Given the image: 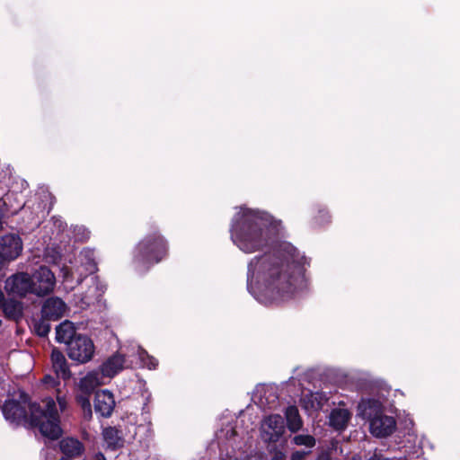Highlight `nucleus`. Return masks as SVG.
<instances>
[{
    "mask_svg": "<svg viewBox=\"0 0 460 460\" xmlns=\"http://www.w3.org/2000/svg\"><path fill=\"white\" fill-rule=\"evenodd\" d=\"M280 221L266 212L240 208L230 228L231 239L243 252L252 253L270 247L248 264L247 289L260 303L280 304L307 289L305 267L309 260L293 244L279 242Z\"/></svg>",
    "mask_w": 460,
    "mask_h": 460,
    "instance_id": "obj_1",
    "label": "nucleus"
},
{
    "mask_svg": "<svg viewBox=\"0 0 460 460\" xmlns=\"http://www.w3.org/2000/svg\"><path fill=\"white\" fill-rule=\"evenodd\" d=\"M44 409L30 402V398L23 391L18 392V399H9L2 405V412L6 420L14 425L38 427L40 433L50 439H57L61 435L59 415L56 402L49 397L43 401Z\"/></svg>",
    "mask_w": 460,
    "mask_h": 460,
    "instance_id": "obj_2",
    "label": "nucleus"
},
{
    "mask_svg": "<svg viewBox=\"0 0 460 460\" xmlns=\"http://www.w3.org/2000/svg\"><path fill=\"white\" fill-rule=\"evenodd\" d=\"M359 415L368 420L369 431L378 438L390 437L396 430V420L384 412L382 402L374 398H363L358 403Z\"/></svg>",
    "mask_w": 460,
    "mask_h": 460,
    "instance_id": "obj_3",
    "label": "nucleus"
},
{
    "mask_svg": "<svg viewBox=\"0 0 460 460\" xmlns=\"http://www.w3.org/2000/svg\"><path fill=\"white\" fill-rule=\"evenodd\" d=\"M167 252L165 240L160 234L145 237L136 246L134 262L139 272H145L154 264L158 263Z\"/></svg>",
    "mask_w": 460,
    "mask_h": 460,
    "instance_id": "obj_4",
    "label": "nucleus"
},
{
    "mask_svg": "<svg viewBox=\"0 0 460 460\" xmlns=\"http://www.w3.org/2000/svg\"><path fill=\"white\" fill-rule=\"evenodd\" d=\"M31 278L32 295L43 297L52 293L56 287V277L47 266H40L36 269Z\"/></svg>",
    "mask_w": 460,
    "mask_h": 460,
    "instance_id": "obj_5",
    "label": "nucleus"
},
{
    "mask_svg": "<svg viewBox=\"0 0 460 460\" xmlns=\"http://www.w3.org/2000/svg\"><path fill=\"white\" fill-rule=\"evenodd\" d=\"M80 266L69 272L67 268H64V279L68 280L69 278H76L77 283H81L87 275L93 274L97 271V263L95 261L94 251L91 248H84L79 254Z\"/></svg>",
    "mask_w": 460,
    "mask_h": 460,
    "instance_id": "obj_6",
    "label": "nucleus"
},
{
    "mask_svg": "<svg viewBox=\"0 0 460 460\" xmlns=\"http://www.w3.org/2000/svg\"><path fill=\"white\" fill-rule=\"evenodd\" d=\"M66 351L72 360L84 364L92 359L94 354V345L89 337L78 334L68 343Z\"/></svg>",
    "mask_w": 460,
    "mask_h": 460,
    "instance_id": "obj_7",
    "label": "nucleus"
},
{
    "mask_svg": "<svg viewBox=\"0 0 460 460\" xmlns=\"http://www.w3.org/2000/svg\"><path fill=\"white\" fill-rule=\"evenodd\" d=\"M23 244L16 234H7L0 237V263H8L16 260L22 253Z\"/></svg>",
    "mask_w": 460,
    "mask_h": 460,
    "instance_id": "obj_8",
    "label": "nucleus"
},
{
    "mask_svg": "<svg viewBox=\"0 0 460 460\" xmlns=\"http://www.w3.org/2000/svg\"><path fill=\"white\" fill-rule=\"evenodd\" d=\"M134 354L129 349L126 353H115L109 358H107L101 366V372L103 376L111 378L120 372L124 367H129L134 363H137L133 359Z\"/></svg>",
    "mask_w": 460,
    "mask_h": 460,
    "instance_id": "obj_9",
    "label": "nucleus"
},
{
    "mask_svg": "<svg viewBox=\"0 0 460 460\" xmlns=\"http://www.w3.org/2000/svg\"><path fill=\"white\" fill-rule=\"evenodd\" d=\"M31 281L30 274L17 272L6 279L4 289L9 295L25 297L28 294H32Z\"/></svg>",
    "mask_w": 460,
    "mask_h": 460,
    "instance_id": "obj_10",
    "label": "nucleus"
},
{
    "mask_svg": "<svg viewBox=\"0 0 460 460\" xmlns=\"http://www.w3.org/2000/svg\"><path fill=\"white\" fill-rule=\"evenodd\" d=\"M262 438L268 442H276L284 433V420L279 414L270 415L261 423Z\"/></svg>",
    "mask_w": 460,
    "mask_h": 460,
    "instance_id": "obj_11",
    "label": "nucleus"
},
{
    "mask_svg": "<svg viewBox=\"0 0 460 460\" xmlns=\"http://www.w3.org/2000/svg\"><path fill=\"white\" fill-rule=\"evenodd\" d=\"M67 311L66 304L58 296H51L46 299L41 307V315L52 321L62 318Z\"/></svg>",
    "mask_w": 460,
    "mask_h": 460,
    "instance_id": "obj_12",
    "label": "nucleus"
},
{
    "mask_svg": "<svg viewBox=\"0 0 460 460\" xmlns=\"http://www.w3.org/2000/svg\"><path fill=\"white\" fill-rule=\"evenodd\" d=\"M115 399L113 394L109 390H102L96 393L94 398L95 412L102 417H110L115 408Z\"/></svg>",
    "mask_w": 460,
    "mask_h": 460,
    "instance_id": "obj_13",
    "label": "nucleus"
},
{
    "mask_svg": "<svg viewBox=\"0 0 460 460\" xmlns=\"http://www.w3.org/2000/svg\"><path fill=\"white\" fill-rule=\"evenodd\" d=\"M352 413L346 408H334L329 415V425L337 431L347 429Z\"/></svg>",
    "mask_w": 460,
    "mask_h": 460,
    "instance_id": "obj_14",
    "label": "nucleus"
},
{
    "mask_svg": "<svg viewBox=\"0 0 460 460\" xmlns=\"http://www.w3.org/2000/svg\"><path fill=\"white\" fill-rule=\"evenodd\" d=\"M52 367L58 378L64 380L69 379L71 372L69 370L67 361L61 351L54 349L51 353Z\"/></svg>",
    "mask_w": 460,
    "mask_h": 460,
    "instance_id": "obj_15",
    "label": "nucleus"
},
{
    "mask_svg": "<svg viewBox=\"0 0 460 460\" xmlns=\"http://www.w3.org/2000/svg\"><path fill=\"white\" fill-rule=\"evenodd\" d=\"M328 400L329 396L323 392H310L302 398V404L306 411H318Z\"/></svg>",
    "mask_w": 460,
    "mask_h": 460,
    "instance_id": "obj_16",
    "label": "nucleus"
},
{
    "mask_svg": "<svg viewBox=\"0 0 460 460\" xmlns=\"http://www.w3.org/2000/svg\"><path fill=\"white\" fill-rule=\"evenodd\" d=\"M78 334L76 333L74 323L70 321H64L56 328V340L58 342L65 343L66 346Z\"/></svg>",
    "mask_w": 460,
    "mask_h": 460,
    "instance_id": "obj_17",
    "label": "nucleus"
},
{
    "mask_svg": "<svg viewBox=\"0 0 460 460\" xmlns=\"http://www.w3.org/2000/svg\"><path fill=\"white\" fill-rule=\"evenodd\" d=\"M104 377L102 372H89L85 376L81 378L79 382L80 390L84 394H90L96 387L103 384Z\"/></svg>",
    "mask_w": 460,
    "mask_h": 460,
    "instance_id": "obj_18",
    "label": "nucleus"
},
{
    "mask_svg": "<svg viewBox=\"0 0 460 460\" xmlns=\"http://www.w3.org/2000/svg\"><path fill=\"white\" fill-rule=\"evenodd\" d=\"M120 433L115 427H106L102 429V437L109 448L117 449L123 447L124 439Z\"/></svg>",
    "mask_w": 460,
    "mask_h": 460,
    "instance_id": "obj_19",
    "label": "nucleus"
},
{
    "mask_svg": "<svg viewBox=\"0 0 460 460\" xmlns=\"http://www.w3.org/2000/svg\"><path fill=\"white\" fill-rule=\"evenodd\" d=\"M62 453L69 457L78 456L84 451L83 444L76 438H65L59 443Z\"/></svg>",
    "mask_w": 460,
    "mask_h": 460,
    "instance_id": "obj_20",
    "label": "nucleus"
},
{
    "mask_svg": "<svg viewBox=\"0 0 460 460\" xmlns=\"http://www.w3.org/2000/svg\"><path fill=\"white\" fill-rule=\"evenodd\" d=\"M93 286L90 287L89 289L86 291V293L82 296L81 302H82V308L88 307L92 304H93L95 301H99L101 298L102 293L104 292L103 288H100L98 286L97 278H92Z\"/></svg>",
    "mask_w": 460,
    "mask_h": 460,
    "instance_id": "obj_21",
    "label": "nucleus"
},
{
    "mask_svg": "<svg viewBox=\"0 0 460 460\" xmlns=\"http://www.w3.org/2000/svg\"><path fill=\"white\" fill-rule=\"evenodd\" d=\"M131 350L134 354L133 359H137L144 367L149 369H155L158 365L157 359L150 356L144 349L137 346L132 347Z\"/></svg>",
    "mask_w": 460,
    "mask_h": 460,
    "instance_id": "obj_22",
    "label": "nucleus"
},
{
    "mask_svg": "<svg viewBox=\"0 0 460 460\" xmlns=\"http://www.w3.org/2000/svg\"><path fill=\"white\" fill-rule=\"evenodd\" d=\"M287 425L291 432H296L302 428V420L298 409L296 406H288L285 411Z\"/></svg>",
    "mask_w": 460,
    "mask_h": 460,
    "instance_id": "obj_23",
    "label": "nucleus"
},
{
    "mask_svg": "<svg viewBox=\"0 0 460 460\" xmlns=\"http://www.w3.org/2000/svg\"><path fill=\"white\" fill-rule=\"evenodd\" d=\"M3 311L6 317L17 320L22 315V304L13 299H8L3 304Z\"/></svg>",
    "mask_w": 460,
    "mask_h": 460,
    "instance_id": "obj_24",
    "label": "nucleus"
},
{
    "mask_svg": "<svg viewBox=\"0 0 460 460\" xmlns=\"http://www.w3.org/2000/svg\"><path fill=\"white\" fill-rule=\"evenodd\" d=\"M264 394L260 397V404L261 406L269 405V408H273L278 403V396L273 387H262Z\"/></svg>",
    "mask_w": 460,
    "mask_h": 460,
    "instance_id": "obj_25",
    "label": "nucleus"
},
{
    "mask_svg": "<svg viewBox=\"0 0 460 460\" xmlns=\"http://www.w3.org/2000/svg\"><path fill=\"white\" fill-rule=\"evenodd\" d=\"M292 443L298 447H305V450H311L314 447L316 444V440L314 437L308 434H299L296 435L292 438Z\"/></svg>",
    "mask_w": 460,
    "mask_h": 460,
    "instance_id": "obj_26",
    "label": "nucleus"
},
{
    "mask_svg": "<svg viewBox=\"0 0 460 460\" xmlns=\"http://www.w3.org/2000/svg\"><path fill=\"white\" fill-rule=\"evenodd\" d=\"M49 319L43 318L41 316V318L35 323L34 330L39 336L45 337L49 334L51 329L50 324L49 323Z\"/></svg>",
    "mask_w": 460,
    "mask_h": 460,
    "instance_id": "obj_27",
    "label": "nucleus"
},
{
    "mask_svg": "<svg viewBox=\"0 0 460 460\" xmlns=\"http://www.w3.org/2000/svg\"><path fill=\"white\" fill-rule=\"evenodd\" d=\"M237 435L234 427L232 424L226 425L225 428H222L217 433V437L219 440H232Z\"/></svg>",
    "mask_w": 460,
    "mask_h": 460,
    "instance_id": "obj_28",
    "label": "nucleus"
},
{
    "mask_svg": "<svg viewBox=\"0 0 460 460\" xmlns=\"http://www.w3.org/2000/svg\"><path fill=\"white\" fill-rule=\"evenodd\" d=\"M76 402H78L82 410L91 407L89 394H87L77 395Z\"/></svg>",
    "mask_w": 460,
    "mask_h": 460,
    "instance_id": "obj_29",
    "label": "nucleus"
},
{
    "mask_svg": "<svg viewBox=\"0 0 460 460\" xmlns=\"http://www.w3.org/2000/svg\"><path fill=\"white\" fill-rule=\"evenodd\" d=\"M310 453L311 450H296L292 453L290 460H305Z\"/></svg>",
    "mask_w": 460,
    "mask_h": 460,
    "instance_id": "obj_30",
    "label": "nucleus"
},
{
    "mask_svg": "<svg viewBox=\"0 0 460 460\" xmlns=\"http://www.w3.org/2000/svg\"><path fill=\"white\" fill-rule=\"evenodd\" d=\"M43 383L46 385H49L51 386H55V385H58V381L57 380V378H55L51 376H46L43 378Z\"/></svg>",
    "mask_w": 460,
    "mask_h": 460,
    "instance_id": "obj_31",
    "label": "nucleus"
},
{
    "mask_svg": "<svg viewBox=\"0 0 460 460\" xmlns=\"http://www.w3.org/2000/svg\"><path fill=\"white\" fill-rule=\"evenodd\" d=\"M57 401H58L60 411H64L66 407V397L64 395H58Z\"/></svg>",
    "mask_w": 460,
    "mask_h": 460,
    "instance_id": "obj_32",
    "label": "nucleus"
},
{
    "mask_svg": "<svg viewBox=\"0 0 460 460\" xmlns=\"http://www.w3.org/2000/svg\"><path fill=\"white\" fill-rule=\"evenodd\" d=\"M84 412V418L87 420L92 419L93 411H92V406L86 409L82 410Z\"/></svg>",
    "mask_w": 460,
    "mask_h": 460,
    "instance_id": "obj_33",
    "label": "nucleus"
},
{
    "mask_svg": "<svg viewBox=\"0 0 460 460\" xmlns=\"http://www.w3.org/2000/svg\"><path fill=\"white\" fill-rule=\"evenodd\" d=\"M271 460H286V456L282 452H276Z\"/></svg>",
    "mask_w": 460,
    "mask_h": 460,
    "instance_id": "obj_34",
    "label": "nucleus"
},
{
    "mask_svg": "<svg viewBox=\"0 0 460 460\" xmlns=\"http://www.w3.org/2000/svg\"><path fill=\"white\" fill-rule=\"evenodd\" d=\"M315 460H331V457L328 453L322 452Z\"/></svg>",
    "mask_w": 460,
    "mask_h": 460,
    "instance_id": "obj_35",
    "label": "nucleus"
},
{
    "mask_svg": "<svg viewBox=\"0 0 460 460\" xmlns=\"http://www.w3.org/2000/svg\"><path fill=\"white\" fill-rule=\"evenodd\" d=\"M94 460H106V458L102 453L99 452L94 456Z\"/></svg>",
    "mask_w": 460,
    "mask_h": 460,
    "instance_id": "obj_36",
    "label": "nucleus"
},
{
    "mask_svg": "<svg viewBox=\"0 0 460 460\" xmlns=\"http://www.w3.org/2000/svg\"><path fill=\"white\" fill-rule=\"evenodd\" d=\"M6 300L4 299V293L0 290V307H3V304L5 302Z\"/></svg>",
    "mask_w": 460,
    "mask_h": 460,
    "instance_id": "obj_37",
    "label": "nucleus"
},
{
    "mask_svg": "<svg viewBox=\"0 0 460 460\" xmlns=\"http://www.w3.org/2000/svg\"><path fill=\"white\" fill-rule=\"evenodd\" d=\"M88 238H89V233L84 228H83V236H82L81 240H86Z\"/></svg>",
    "mask_w": 460,
    "mask_h": 460,
    "instance_id": "obj_38",
    "label": "nucleus"
},
{
    "mask_svg": "<svg viewBox=\"0 0 460 460\" xmlns=\"http://www.w3.org/2000/svg\"><path fill=\"white\" fill-rule=\"evenodd\" d=\"M3 228V221H2V217H0V231L2 230Z\"/></svg>",
    "mask_w": 460,
    "mask_h": 460,
    "instance_id": "obj_39",
    "label": "nucleus"
},
{
    "mask_svg": "<svg viewBox=\"0 0 460 460\" xmlns=\"http://www.w3.org/2000/svg\"><path fill=\"white\" fill-rule=\"evenodd\" d=\"M2 201H3V202H4V199H0V202H2Z\"/></svg>",
    "mask_w": 460,
    "mask_h": 460,
    "instance_id": "obj_40",
    "label": "nucleus"
}]
</instances>
